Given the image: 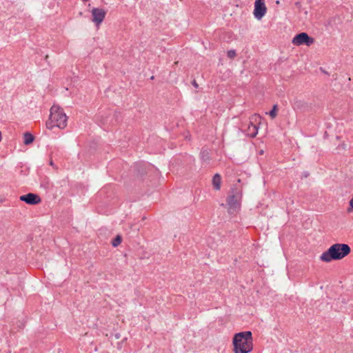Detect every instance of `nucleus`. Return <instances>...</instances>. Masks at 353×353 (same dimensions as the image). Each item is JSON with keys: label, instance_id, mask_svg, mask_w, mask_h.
I'll return each instance as SVG.
<instances>
[{"label": "nucleus", "instance_id": "f257e3e1", "mask_svg": "<svg viewBox=\"0 0 353 353\" xmlns=\"http://www.w3.org/2000/svg\"><path fill=\"white\" fill-rule=\"evenodd\" d=\"M351 249L347 244L335 243L321 255L320 259L327 263L332 260H341L348 255Z\"/></svg>", "mask_w": 353, "mask_h": 353}, {"label": "nucleus", "instance_id": "f03ea898", "mask_svg": "<svg viewBox=\"0 0 353 353\" xmlns=\"http://www.w3.org/2000/svg\"><path fill=\"white\" fill-rule=\"evenodd\" d=\"M234 353H248L252 350V336L250 331L236 334L233 338Z\"/></svg>", "mask_w": 353, "mask_h": 353}, {"label": "nucleus", "instance_id": "7ed1b4c3", "mask_svg": "<svg viewBox=\"0 0 353 353\" xmlns=\"http://www.w3.org/2000/svg\"><path fill=\"white\" fill-rule=\"evenodd\" d=\"M67 120L68 117L63 109L57 105H54L50 108V118L46 122V127L50 130L54 127L64 129L67 125Z\"/></svg>", "mask_w": 353, "mask_h": 353}, {"label": "nucleus", "instance_id": "20e7f679", "mask_svg": "<svg viewBox=\"0 0 353 353\" xmlns=\"http://www.w3.org/2000/svg\"><path fill=\"white\" fill-rule=\"evenodd\" d=\"M241 198L242 191L241 188L236 185L232 187L228 193L226 200L230 214H233L239 209Z\"/></svg>", "mask_w": 353, "mask_h": 353}, {"label": "nucleus", "instance_id": "39448f33", "mask_svg": "<svg viewBox=\"0 0 353 353\" xmlns=\"http://www.w3.org/2000/svg\"><path fill=\"white\" fill-rule=\"evenodd\" d=\"M314 39L310 37L305 32H301L296 34L292 39V43L295 46H301L305 44L310 46L314 43Z\"/></svg>", "mask_w": 353, "mask_h": 353}, {"label": "nucleus", "instance_id": "423d86ee", "mask_svg": "<svg viewBox=\"0 0 353 353\" xmlns=\"http://www.w3.org/2000/svg\"><path fill=\"white\" fill-rule=\"evenodd\" d=\"M266 11L267 8L264 0H255L254 9V17L258 20L261 19L265 16Z\"/></svg>", "mask_w": 353, "mask_h": 353}, {"label": "nucleus", "instance_id": "0eeeda50", "mask_svg": "<svg viewBox=\"0 0 353 353\" xmlns=\"http://www.w3.org/2000/svg\"><path fill=\"white\" fill-rule=\"evenodd\" d=\"M92 15V21L97 25H100L106 14L105 11L101 8H93L91 11Z\"/></svg>", "mask_w": 353, "mask_h": 353}, {"label": "nucleus", "instance_id": "6e6552de", "mask_svg": "<svg viewBox=\"0 0 353 353\" xmlns=\"http://www.w3.org/2000/svg\"><path fill=\"white\" fill-rule=\"evenodd\" d=\"M20 200L30 205L38 204L41 202L40 197L33 193H28L20 196Z\"/></svg>", "mask_w": 353, "mask_h": 353}, {"label": "nucleus", "instance_id": "1a4fd4ad", "mask_svg": "<svg viewBox=\"0 0 353 353\" xmlns=\"http://www.w3.org/2000/svg\"><path fill=\"white\" fill-rule=\"evenodd\" d=\"M221 177L219 174H216L212 179V184L216 190H219L221 188Z\"/></svg>", "mask_w": 353, "mask_h": 353}, {"label": "nucleus", "instance_id": "9d476101", "mask_svg": "<svg viewBox=\"0 0 353 353\" xmlns=\"http://www.w3.org/2000/svg\"><path fill=\"white\" fill-rule=\"evenodd\" d=\"M34 141V137L29 132H26L23 135V143L25 145H29Z\"/></svg>", "mask_w": 353, "mask_h": 353}, {"label": "nucleus", "instance_id": "9b49d317", "mask_svg": "<svg viewBox=\"0 0 353 353\" xmlns=\"http://www.w3.org/2000/svg\"><path fill=\"white\" fill-rule=\"evenodd\" d=\"M248 129H249V134L252 137H254L257 134L258 128L256 125L252 124L250 126H249Z\"/></svg>", "mask_w": 353, "mask_h": 353}, {"label": "nucleus", "instance_id": "f8f14e48", "mask_svg": "<svg viewBox=\"0 0 353 353\" xmlns=\"http://www.w3.org/2000/svg\"><path fill=\"white\" fill-rule=\"evenodd\" d=\"M121 242V237L117 235L116 238L112 241V244L114 247L118 246Z\"/></svg>", "mask_w": 353, "mask_h": 353}, {"label": "nucleus", "instance_id": "ddd939ff", "mask_svg": "<svg viewBox=\"0 0 353 353\" xmlns=\"http://www.w3.org/2000/svg\"><path fill=\"white\" fill-rule=\"evenodd\" d=\"M201 159L204 161H208L210 157H209V154H208V152L207 150H203L201 152Z\"/></svg>", "mask_w": 353, "mask_h": 353}, {"label": "nucleus", "instance_id": "4468645a", "mask_svg": "<svg viewBox=\"0 0 353 353\" xmlns=\"http://www.w3.org/2000/svg\"><path fill=\"white\" fill-rule=\"evenodd\" d=\"M276 112H277V106H276V105H274L273 106L272 110L269 112V114H270V116L272 119H274V118H275V117H276Z\"/></svg>", "mask_w": 353, "mask_h": 353}, {"label": "nucleus", "instance_id": "2eb2a0df", "mask_svg": "<svg viewBox=\"0 0 353 353\" xmlns=\"http://www.w3.org/2000/svg\"><path fill=\"white\" fill-rule=\"evenodd\" d=\"M236 55V52L234 50H230L228 52V57L230 59L234 58Z\"/></svg>", "mask_w": 353, "mask_h": 353}, {"label": "nucleus", "instance_id": "dca6fc26", "mask_svg": "<svg viewBox=\"0 0 353 353\" xmlns=\"http://www.w3.org/2000/svg\"><path fill=\"white\" fill-rule=\"evenodd\" d=\"M350 205L353 208V198L350 201Z\"/></svg>", "mask_w": 353, "mask_h": 353}, {"label": "nucleus", "instance_id": "f3484780", "mask_svg": "<svg viewBox=\"0 0 353 353\" xmlns=\"http://www.w3.org/2000/svg\"><path fill=\"white\" fill-rule=\"evenodd\" d=\"M301 103V101H297L295 102V105H296L297 107H299V104Z\"/></svg>", "mask_w": 353, "mask_h": 353}, {"label": "nucleus", "instance_id": "a211bd4d", "mask_svg": "<svg viewBox=\"0 0 353 353\" xmlns=\"http://www.w3.org/2000/svg\"><path fill=\"white\" fill-rule=\"evenodd\" d=\"M193 85H194L195 87H197V84H196V81H195L193 82Z\"/></svg>", "mask_w": 353, "mask_h": 353}]
</instances>
